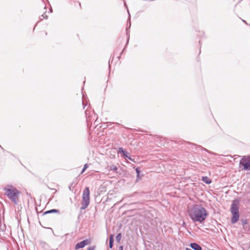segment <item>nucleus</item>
Masks as SVG:
<instances>
[{"label": "nucleus", "mask_w": 250, "mask_h": 250, "mask_svg": "<svg viewBox=\"0 0 250 250\" xmlns=\"http://www.w3.org/2000/svg\"><path fill=\"white\" fill-rule=\"evenodd\" d=\"M90 203V192L88 187L85 188L83 191L82 200V206L81 207V209L83 210L87 208Z\"/></svg>", "instance_id": "3"}, {"label": "nucleus", "mask_w": 250, "mask_h": 250, "mask_svg": "<svg viewBox=\"0 0 250 250\" xmlns=\"http://www.w3.org/2000/svg\"><path fill=\"white\" fill-rule=\"evenodd\" d=\"M190 247L194 250H202L201 247L197 243H192L190 244Z\"/></svg>", "instance_id": "9"}, {"label": "nucleus", "mask_w": 250, "mask_h": 250, "mask_svg": "<svg viewBox=\"0 0 250 250\" xmlns=\"http://www.w3.org/2000/svg\"><path fill=\"white\" fill-rule=\"evenodd\" d=\"M5 195L12 201L15 204H17L18 198L20 192L15 187L11 185H7L4 188Z\"/></svg>", "instance_id": "2"}, {"label": "nucleus", "mask_w": 250, "mask_h": 250, "mask_svg": "<svg viewBox=\"0 0 250 250\" xmlns=\"http://www.w3.org/2000/svg\"><path fill=\"white\" fill-rule=\"evenodd\" d=\"M127 35L128 36V37H127V43L126 44H127L128 43V42H129V36L128 35V32H127V33H126ZM127 44H126V45Z\"/></svg>", "instance_id": "20"}, {"label": "nucleus", "mask_w": 250, "mask_h": 250, "mask_svg": "<svg viewBox=\"0 0 250 250\" xmlns=\"http://www.w3.org/2000/svg\"><path fill=\"white\" fill-rule=\"evenodd\" d=\"M43 19H47V16L45 14H43L40 18L41 20H42Z\"/></svg>", "instance_id": "17"}, {"label": "nucleus", "mask_w": 250, "mask_h": 250, "mask_svg": "<svg viewBox=\"0 0 250 250\" xmlns=\"http://www.w3.org/2000/svg\"><path fill=\"white\" fill-rule=\"evenodd\" d=\"M243 21L245 23H247V22H246L245 21L243 20Z\"/></svg>", "instance_id": "25"}, {"label": "nucleus", "mask_w": 250, "mask_h": 250, "mask_svg": "<svg viewBox=\"0 0 250 250\" xmlns=\"http://www.w3.org/2000/svg\"><path fill=\"white\" fill-rule=\"evenodd\" d=\"M88 250H91V248H89ZM91 250H93V249H92Z\"/></svg>", "instance_id": "26"}, {"label": "nucleus", "mask_w": 250, "mask_h": 250, "mask_svg": "<svg viewBox=\"0 0 250 250\" xmlns=\"http://www.w3.org/2000/svg\"><path fill=\"white\" fill-rule=\"evenodd\" d=\"M88 165L87 164H85L84 165V167L82 169V172L81 173H83L86 169L88 167Z\"/></svg>", "instance_id": "19"}, {"label": "nucleus", "mask_w": 250, "mask_h": 250, "mask_svg": "<svg viewBox=\"0 0 250 250\" xmlns=\"http://www.w3.org/2000/svg\"><path fill=\"white\" fill-rule=\"evenodd\" d=\"M53 212H59V210L56 209H53L49 210H47L44 212V214H46L48 213H53Z\"/></svg>", "instance_id": "13"}, {"label": "nucleus", "mask_w": 250, "mask_h": 250, "mask_svg": "<svg viewBox=\"0 0 250 250\" xmlns=\"http://www.w3.org/2000/svg\"><path fill=\"white\" fill-rule=\"evenodd\" d=\"M117 169H118L117 167L114 165H111L109 167L110 170H112L113 171L117 172Z\"/></svg>", "instance_id": "15"}, {"label": "nucleus", "mask_w": 250, "mask_h": 250, "mask_svg": "<svg viewBox=\"0 0 250 250\" xmlns=\"http://www.w3.org/2000/svg\"><path fill=\"white\" fill-rule=\"evenodd\" d=\"M88 244V240L86 239L81 242L78 243L75 245V249L78 250L81 248H83L85 246L87 245Z\"/></svg>", "instance_id": "6"}, {"label": "nucleus", "mask_w": 250, "mask_h": 250, "mask_svg": "<svg viewBox=\"0 0 250 250\" xmlns=\"http://www.w3.org/2000/svg\"><path fill=\"white\" fill-rule=\"evenodd\" d=\"M85 113V115H86V117L87 122H90L91 120L92 117L90 115L88 116V111L87 110H86Z\"/></svg>", "instance_id": "14"}, {"label": "nucleus", "mask_w": 250, "mask_h": 250, "mask_svg": "<svg viewBox=\"0 0 250 250\" xmlns=\"http://www.w3.org/2000/svg\"><path fill=\"white\" fill-rule=\"evenodd\" d=\"M240 165L243 166L244 169L250 170V156H244L240 161Z\"/></svg>", "instance_id": "4"}, {"label": "nucleus", "mask_w": 250, "mask_h": 250, "mask_svg": "<svg viewBox=\"0 0 250 250\" xmlns=\"http://www.w3.org/2000/svg\"><path fill=\"white\" fill-rule=\"evenodd\" d=\"M113 235H111L110 236V238H109V246L110 249H111L113 247Z\"/></svg>", "instance_id": "12"}, {"label": "nucleus", "mask_w": 250, "mask_h": 250, "mask_svg": "<svg viewBox=\"0 0 250 250\" xmlns=\"http://www.w3.org/2000/svg\"><path fill=\"white\" fill-rule=\"evenodd\" d=\"M188 214L193 222L202 223L208 215L207 210L200 205H195L188 210Z\"/></svg>", "instance_id": "1"}, {"label": "nucleus", "mask_w": 250, "mask_h": 250, "mask_svg": "<svg viewBox=\"0 0 250 250\" xmlns=\"http://www.w3.org/2000/svg\"><path fill=\"white\" fill-rule=\"evenodd\" d=\"M186 250H191V249H189V248H186Z\"/></svg>", "instance_id": "23"}, {"label": "nucleus", "mask_w": 250, "mask_h": 250, "mask_svg": "<svg viewBox=\"0 0 250 250\" xmlns=\"http://www.w3.org/2000/svg\"><path fill=\"white\" fill-rule=\"evenodd\" d=\"M40 245L42 248L44 249L45 250H49L50 247L49 245L44 241H41L40 242Z\"/></svg>", "instance_id": "10"}, {"label": "nucleus", "mask_w": 250, "mask_h": 250, "mask_svg": "<svg viewBox=\"0 0 250 250\" xmlns=\"http://www.w3.org/2000/svg\"><path fill=\"white\" fill-rule=\"evenodd\" d=\"M130 26H131V23H129V27H128V28H130Z\"/></svg>", "instance_id": "24"}, {"label": "nucleus", "mask_w": 250, "mask_h": 250, "mask_svg": "<svg viewBox=\"0 0 250 250\" xmlns=\"http://www.w3.org/2000/svg\"><path fill=\"white\" fill-rule=\"evenodd\" d=\"M231 212H239L238 202L233 201L231 206Z\"/></svg>", "instance_id": "5"}, {"label": "nucleus", "mask_w": 250, "mask_h": 250, "mask_svg": "<svg viewBox=\"0 0 250 250\" xmlns=\"http://www.w3.org/2000/svg\"><path fill=\"white\" fill-rule=\"evenodd\" d=\"M202 181H203L204 183H205L206 184H209L210 183H211V181L210 179H209L208 177L207 176H205V177H202Z\"/></svg>", "instance_id": "11"}, {"label": "nucleus", "mask_w": 250, "mask_h": 250, "mask_svg": "<svg viewBox=\"0 0 250 250\" xmlns=\"http://www.w3.org/2000/svg\"><path fill=\"white\" fill-rule=\"evenodd\" d=\"M83 106H84V107H83V108H84V107H85V105H84V101H83Z\"/></svg>", "instance_id": "22"}, {"label": "nucleus", "mask_w": 250, "mask_h": 250, "mask_svg": "<svg viewBox=\"0 0 250 250\" xmlns=\"http://www.w3.org/2000/svg\"><path fill=\"white\" fill-rule=\"evenodd\" d=\"M121 238H122V235H121V233H120L118 234L116 236V239L117 241L119 242L121 239Z\"/></svg>", "instance_id": "16"}, {"label": "nucleus", "mask_w": 250, "mask_h": 250, "mask_svg": "<svg viewBox=\"0 0 250 250\" xmlns=\"http://www.w3.org/2000/svg\"><path fill=\"white\" fill-rule=\"evenodd\" d=\"M119 152L123 153L125 158H128L131 161H134V160L131 158L130 154L124 150L122 147H120L119 148Z\"/></svg>", "instance_id": "7"}, {"label": "nucleus", "mask_w": 250, "mask_h": 250, "mask_svg": "<svg viewBox=\"0 0 250 250\" xmlns=\"http://www.w3.org/2000/svg\"><path fill=\"white\" fill-rule=\"evenodd\" d=\"M119 250H123V246H120V247H119Z\"/></svg>", "instance_id": "21"}, {"label": "nucleus", "mask_w": 250, "mask_h": 250, "mask_svg": "<svg viewBox=\"0 0 250 250\" xmlns=\"http://www.w3.org/2000/svg\"><path fill=\"white\" fill-rule=\"evenodd\" d=\"M232 217L231 218V222L232 224L236 223L239 219V212H231Z\"/></svg>", "instance_id": "8"}, {"label": "nucleus", "mask_w": 250, "mask_h": 250, "mask_svg": "<svg viewBox=\"0 0 250 250\" xmlns=\"http://www.w3.org/2000/svg\"><path fill=\"white\" fill-rule=\"evenodd\" d=\"M136 172L137 173V178H139V175H140V170H139V167H137L136 168Z\"/></svg>", "instance_id": "18"}]
</instances>
